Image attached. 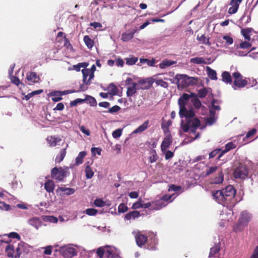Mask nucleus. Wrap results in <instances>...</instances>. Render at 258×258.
Wrapping results in <instances>:
<instances>
[{"mask_svg": "<svg viewBox=\"0 0 258 258\" xmlns=\"http://www.w3.org/2000/svg\"><path fill=\"white\" fill-rule=\"evenodd\" d=\"M107 248L106 249L105 257L107 258H118L119 255L115 252V251L109 248V246H106Z\"/></svg>", "mask_w": 258, "mask_h": 258, "instance_id": "nucleus-30", "label": "nucleus"}, {"mask_svg": "<svg viewBox=\"0 0 258 258\" xmlns=\"http://www.w3.org/2000/svg\"><path fill=\"white\" fill-rule=\"evenodd\" d=\"M201 125V121L197 118L187 119L186 122L181 125V128L183 132L187 133L190 131L191 133H196V130Z\"/></svg>", "mask_w": 258, "mask_h": 258, "instance_id": "nucleus-5", "label": "nucleus"}, {"mask_svg": "<svg viewBox=\"0 0 258 258\" xmlns=\"http://www.w3.org/2000/svg\"><path fill=\"white\" fill-rule=\"evenodd\" d=\"M197 40L199 41H201L202 43L208 45L210 46L211 45V43L209 41V38L205 37V35H202L200 37L198 36Z\"/></svg>", "mask_w": 258, "mask_h": 258, "instance_id": "nucleus-41", "label": "nucleus"}, {"mask_svg": "<svg viewBox=\"0 0 258 258\" xmlns=\"http://www.w3.org/2000/svg\"><path fill=\"white\" fill-rule=\"evenodd\" d=\"M135 237L137 244L139 247H142L147 242V235L143 234L141 232H134Z\"/></svg>", "mask_w": 258, "mask_h": 258, "instance_id": "nucleus-11", "label": "nucleus"}, {"mask_svg": "<svg viewBox=\"0 0 258 258\" xmlns=\"http://www.w3.org/2000/svg\"><path fill=\"white\" fill-rule=\"evenodd\" d=\"M108 89L109 90L108 94L111 95H116L118 91V88L113 83H110L109 85Z\"/></svg>", "mask_w": 258, "mask_h": 258, "instance_id": "nucleus-37", "label": "nucleus"}, {"mask_svg": "<svg viewBox=\"0 0 258 258\" xmlns=\"http://www.w3.org/2000/svg\"><path fill=\"white\" fill-rule=\"evenodd\" d=\"M27 79L28 81L33 83H37L40 80V78L35 72H31L29 75H27Z\"/></svg>", "mask_w": 258, "mask_h": 258, "instance_id": "nucleus-24", "label": "nucleus"}, {"mask_svg": "<svg viewBox=\"0 0 258 258\" xmlns=\"http://www.w3.org/2000/svg\"><path fill=\"white\" fill-rule=\"evenodd\" d=\"M158 159V156L155 150L151 152V156L149 157V162L151 163L155 162Z\"/></svg>", "mask_w": 258, "mask_h": 258, "instance_id": "nucleus-42", "label": "nucleus"}, {"mask_svg": "<svg viewBox=\"0 0 258 258\" xmlns=\"http://www.w3.org/2000/svg\"><path fill=\"white\" fill-rule=\"evenodd\" d=\"M61 139L59 137H56L55 136H49L47 138V141L50 147L56 146L57 143L61 141Z\"/></svg>", "mask_w": 258, "mask_h": 258, "instance_id": "nucleus-21", "label": "nucleus"}, {"mask_svg": "<svg viewBox=\"0 0 258 258\" xmlns=\"http://www.w3.org/2000/svg\"><path fill=\"white\" fill-rule=\"evenodd\" d=\"M83 74V84L80 86V91H84L88 89V86L91 84V81L94 78H90V71L89 69L86 68L82 70Z\"/></svg>", "mask_w": 258, "mask_h": 258, "instance_id": "nucleus-6", "label": "nucleus"}, {"mask_svg": "<svg viewBox=\"0 0 258 258\" xmlns=\"http://www.w3.org/2000/svg\"><path fill=\"white\" fill-rule=\"evenodd\" d=\"M66 94L64 92L62 91H53L50 93L52 97L51 99L53 102H58L62 99V95Z\"/></svg>", "mask_w": 258, "mask_h": 258, "instance_id": "nucleus-19", "label": "nucleus"}, {"mask_svg": "<svg viewBox=\"0 0 258 258\" xmlns=\"http://www.w3.org/2000/svg\"><path fill=\"white\" fill-rule=\"evenodd\" d=\"M24 246V243L23 242L20 243L16 248V254L15 255V258H19L22 253V250Z\"/></svg>", "mask_w": 258, "mask_h": 258, "instance_id": "nucleus-43", "label": "nucleus"}, {"mask_svg": "<svg viewBox=\"0 0 258 258\" xmlns=\"http://www.w3.org/2000/svg\"><path fill=\"white\" fill-rule=\"evenodd\" d=\"M191 102L196 109H199L201 107H205L204 106L202 105L201 101L198 98H194L192 99Z\"/></svg>", "mask_w": 258, "mask_h": 258, "instance_id": "nucleus-45", "label": "nucleus"}, {"mask_svg": "<svg viewBox=\"0 0 258 258\" xmlns=\"http://www.w3.org/2000/svg\"><path fill=\"white\" fill-rule=\"evenodd\" d=\"M137 28L134 29L132 30H128L124 32L121 35V40L123 42H127L131 40L134 36V34L137 32Z\"/></svg>", "mask_w": 258, "mask_h": 258, "instance_id": "nucleus-14", "label": "nucleus"}, {"mask_svg": "<svg viewBox=\"0 0 258 258\" xmlns=\"http://www.w3.org/2000/svg\"><path fill=\"white\" fill-rule=\"evenodd\" d=\"M6 252L7 253V255L9 257H14V246L13 245L9 244L8 245L5 249Z\"/></svg>", "mask_w": 258, "mask_h": 258, "instance_id": "nucleus-35", "label": "nucleus"}, {"mask_svg": "<svg viewBox=\"0 0 258 258\" xmlns=\"http://www.w3.org/2000/svg\"><path fill=\"white\" fill-rule=\"evenodd\" d=\"M190 62L191 63H195V64H206V62L205 61V59L203 57H196L191 58L190 59Z\"/></svg>", "mask_w": 258, "mask_h": 258, "instance_id": "nucleus-39", "label": "nucleus"}, {"mask_svg": "<svg viewBox=\"0 0 258 258\" xmlns=\"http://www.w3.org/2000/svg\"><path fill=\"white\" fill-rule=\"evenodd\" d=\"M97 212V210L93 208H89L86 210V214L89 216H94Z\"/></svg>", "mask_w": 258, "mask_h": 258, "instance_id": "nucleus-57", "label": "nucleus"}, {"mask_svg": "<svg viewBox=\"0 0 258 258\" xmlns=\"http://www.w3.org/2000/svg\"><path fill=\"white\" fill-rule=\"evenodd\" d=\"M138 60V57L135 56L125 58L126 63L130 66L135 64L137 62Z\"/></svg>", "mask_w": 258, "mask_h": 258, "instance_id": "nucleus-47", "label": "nucleus"}, {"mask_svg": "<svg viewBox=\"0 0 258 258\" xmlns=\"http://www.w3.org/2000/svg\"><path fill=\"white\" fill-rule=\"evenodd\" d=\"M86 176L87 178L90 179L94 175V172L89 166H87L85 170Z\"/></svg>", "mask_w": 258, "mask_h": 258, "instance_id": "nucleus-44", "label": "nucleus"}, {"mask_svg": "<svg viewBox=\"0 0 258 258\" xmlns=\"http://www.w3.org/2000/svg\"><path fill=\"white\" fill-rule=\"evenodd\" d=\"M149 123V120H146L144 122V123L140 125L138 128H137L133 133L134 134H139L145 131L146 129L148 128Z\"/></svg>", "mask_w": 258, "mask_h": 258, "instance_id": "nucleus-23", "label": "nucleus"}, {"mask_svg": "<svg viewBox=\"0 0 258 258\" xmlns=\"http://www.w3.org/2000/svg\"><path fill=\"white\" fill-rule=\"evenodd\" d=\"M234 79L232 87L236 90V87L241 88L244 87L247 84V81L246 79H242V76L240 73L237 72L233 74Z\"/></svg>", "mask_w": 258, "mask_h": 258, "instance_id": "nucleus-7", "label": "nucleus"}, {"mask_svg": "<svg viewBox=\"0 0 258 258\" xmlns=\"http://www.w3.org/2000/svg\"><path fill=\"white\" fill-rule=\"evenodd\" d=\"M248 168L245 164L238 163L234 166L233 176L236 179H244L248 176Z\"/></svg>", "mask_w": 258, "mask_h": 258, "instance_id": "nucleus-4", "label": "nucleus"}, {"mask_svg": "<svg viewBox=\"0 0 258 258\" xmlns=\"http://www.w3.org/2000/svg\"><path fill=\"white\" fill-rule=\"evenodd\" d=\"M128 210V207L124 203H121L118 207V213H125Z\"/></svg>", "mask_w": 258, "mask_h": 258, "instance_id": "nucleus-52", "label": "nucleus"}, {"mask_svg": "<svg viewBox=\"0 0 258 258\" xmlns=\"http://www.w3.org/2000/svg\"><path fill=\"white\" fill-rule=\"evenodd\" d=\"M222 80L226 84H231L232 82L230 74L227 71H224L222 74Z\"/></svg>", "mask_w": 258, "mask_h": 258, "instance_id": "nucleus-25", "label": "nucleus"}, {"mask_svg": "<svg viewBox=\"0 0 258 258\" xmlns=\"http://www.w3.org/2000/svg\"><path fill=\"white\" fill-rule=\"evenodd\" d=\"M86 100L88 101L89 103L91 106H96L97 104L95 98L93 97L88 96Z\"/></svg>", "mask_w": 258, "mask_h": 258, "instance_id": "nucleus-51", "label": "nucleus"}, {"mask_svg": "<svg viewBox=\"0 0 258 258\" xmlns=\"http://www.w3.org/2000/svg\"><path fill=\"white\" fill-rule=\"evenodd\" d=\"M89 66V63L87 62H80L77 64L73 65L72 68H69L68 70H75L77 72L80 71L81 68H83V69L87 68Z\"/></svg>", "mask_w": 258, "mask_h": 258, "instance_id": "nucleus-22", "label": "nucleus"}, {"mask_svg": "<svg viewBox=\"0 0 258 258\" xmlns=\"http://www.w3.org/2000/svg\"><path fill=\"white\" fill-rule=\"evenodd\" d=\"M221 151V149H216L209 153V159L213 158L217 156Z\"/></svg>", "mask_w": 258, "mask_h": 258, "instance_id": "nucleus-62", "label": "nucleus"}, {"mask_svg": "<svg viewBox=\"0 0 258 258\" xmlns=\"http://www.w3.org/2000/svg\"><path fill=\"white\" fill-rule=\"evenodd\" d=\"M66 149H67V147L65 148L62 149L60 150L59 154H58L56 156V157L55 159V162L56 163H59L63 160L64 158L65 157V156L66 155V153H67Z\"/></svg>", "mask_w": 258, "mask_h": 258, "instance_id": "nucleus-27", "label": "nucleus"}, {"mask_svg": "<svg viewBox=\"0 0 258 258\" xmlns=\"http://www.w3.org/2000/svg\"><path fill=\"white\" fill-rule=\"evenodd\" d=\"M179 114L181 118L184 117L187 120V119H192L195 115V113L192 108H190L189 110H187L186 108L185 111L181 112L180 110H179Z\"/></svg>", "mask_w": 258, "mask_h": 258, "instance_id": "nucleus-16", "label": "nucleus"}, {"mask_svg": "<svg viewBox=\"0 0 258 258\" xmlns=\"http://www.w3.org/2000/svg\"><path fill=\"white\" fill-rule=\"evenodd\" d=\"M86 99L77 98L75 100L71 101L70 103L71 106H76L79 103H82L85 102Z\"/></svg>", "mask_w": 258, "mask_h": 258, "instance_id": "nucleus-56", "label": "nucleus"}, {"mask_svg": "<svg viewBox=\"0 0 258 258\" xmlns=\"http://www.w3.org/2000/svg\"><path fill=\"white\" fill-rule=\"evenodd\" d=\"M188 94L183 93L178 99L179 110L181 112L186 110V104L188 100Z\"/></svg>", "mask_w": 258, "mask_h": 258, "instance_id": "nucleus-12", "label": "nucleus"}, {"mask_svg": "<svg viewBox=\"0 0 258 258\" xmlns=\"http://www.w3.org/2000/svg\"><path fill=\"white\" fill-rule=\"evenodd\" d=\"M208 93V90L206 88L200 89L198 91V96L201 98H203L206 97Z\"/></svg>", "mask_w": 258, "mask_h": 258, "instance_id": "nucleus-49", "label": "nucleus"}, {"mask_svg": "<svg viewBox=\"0 0 258 258\" xmlns=\"http://www.w3.org/2000/svg\"><path fill=\"white\" fill-rule=\"evenodd\" d=\"M163 153L165 154V158L166 160H169L174 156L173 153L169 150H166V151Z\"/></svg>", "mask_w": 258, "mask_h": 258, "instance_id": "nucleus-59", "label": "nucleus"}, {"mask_svg": "<svg viewBox=\"0 0 258 258\" xmlns=\"http://www.w3.org/2000/svg\"><path fill=\"white\" fill-rule=\"evenodd\" d=\"M132 87H128L126 91V95L128 97H131L135 94L138 89V86L136 83H133Z\"/></svg>", "mask_w": 258, "mask_h": 258, "instance_id": "nucleus-29", "label": "nucleus"}, {"mask_svg": "<svg viewBox=\"0 0 258 258\" xmlns=\"http://www.w3.org/2000/svg\"><path fill=\"white\" fill-rule=\"evenodd\" d=\"M42 223L41 219L37 217H33L28 221V223L36 229H38L42 226Z\"/></svg>", "mask_w": 258, "mask_h": 258, "instance_id": "nucleus-18", "label": "nucleus"}, {"mask_svg": "<svg viewBox=\"0 0 258 258\" xmlns=\"http://www.w3.org/2000/svg\"><path fill=\"white\" fill-rule=\"evenodd\" d=\"M156 84L158 86H160L161 87L164 88H167L168 87V84L167 82L163 81L162 79H158V80H155V81Z\"/></svg>", "mask_w": 258, "mask_h": 258, "instance_id": "nucleus-48", "label": "nucleus"}, {"mask_svg": "<svg viewBox=\"0 0 258 258\" xmlns=\"http://www.w3.org/2000/svg\"><path fill=\"white\" fill-rule=\"evenodd\" d=\"M139 208H143V201H139L133 204L132 209H137Z\"/></svg>", "mask_w": 258, "mask_h": 258, "instance_id": "nucleus-58", "label": "nucleus"}, {"mask_svg": "<svg viewBox=\"0 0 258 258\" xmlns=\"http://www.w3.org/2000/svg\"><path fill=\"white\" fill-rule=\"evenodd\" d=\"M76 190L74 188L59 187L56 190V192H60V196H70L74 194Z\"/></svg>", "mask_w": 258, "mask_h": 258, "instance_id": "nucleus-15", "label": "nucleus"}, {"mask_svg": "<svg viewBox=\"0 0 258 258\" xmlns=\"http://www.w3.org/2000/svg\"><path fill=\"white\" fill-rule=\"evenodd\" d=\"M218 169V167L217 166H211L209 168L207 169L205 172V176H208L210 174L214 173Z\"/></svg>", "mask_w": 258, "mask_h": 258, "instance_id": "nucleus-46", "label": "nucleus"}, {"mask_svg": "<svg viewBox=\"0 0 258 258\" xmlns=\"http://www.w3.org/2000/svg\"><path fill=\"white\" fill-rule=\"evenodd\" d=\"M219 250L220 246L218 244L211 248L209 258H219Z\"/></svg>", "mask_w": 258, "mask_h": 258, "instance_id": "nucleus-20", "label": "nucleus"}, {"mask_svg": "<svg viewBox=\"0 0 258 258\" xmlns=\"http://www.w3.org/2000/svg\"><path fill=\"white\" fill-rule=\"evenodd\" d=\"M152 204L154 205V206L152 208V209L156 210H160L165 206V204L161 199L152 202Z\"/></svg>", "mask_w": 258, "mask_h": 258, "instance_id": "nucleus-33", "label": "nucleus"}, {"mask_svg": "<svg viewBox=\"0 0 258 258\" xmlns=\"http://www.w3.org/2000/svg\"><path fill=\"white\" fill-rule=\"evenodd\" d=\"M236 147V145L232 142H228L225 146V149H226V151H227V152H229L230 150L232 149H235Z\"/></svg>", "mask_w": 258, "mask_h": 258, "instance_id": "nucleus-53", "label": "nucleus"}, {"mask_svg": "<svg viewBox=\"0 0 258 258\" xmlns=\"http://www.w3.org/2000/svg\"><path fill=\"white\" fill-rule=\"evenodd\" d=\"M140 60L141 63H147L150 67H154L155 63V59L154 58H152L151 60L148 58H140Z\"/></svg>", "mask_w": 258, "mask_h": 258, "instance_id": "nucleus-40", "label": "nucleus"}, {"mask_svg": "<svg viewBox=\"0 0 258 258\" xmlns=\"http://www.w3.org/2000/svg\"><path fill=\"white\" fill-rule=\"evenodd\" d=\"M251 46V44L249 42V41H245L244 42H242L239 44V47L242 49H246L250 47Z\"/></svg>", "mask_w": 258, "mask_h": 258, "instance_id": "nucleus-55", "label": "nucleus"}, {"mask_svg": "<svg viewBox=\"0 0 258 258\" xmlns=\"http://www.w3.org/2000/svg\"><path fill=\"white\" fill-rule=\"evenodd\" d=\"M106 249L103 247H100L97 249L96 253L100 258H103L105 255Z\"/></svg>", "mask_w": 258, "mask_h": 258, "instance_id": "nucleus-50", "label": "nucleus"}, {"mask_svg": "<svg viewBox=\"0 0 258 258\" xmlns=\"http://www.w3.org/2000/svg\"><path fill=\"white\" fill-rule=\"evenodd\" d=\"M252 219V215L247 211H242L239 215L238 222L234 227L235 232L242 231L248 225Z\"/></svg>", "mask_w": 258, "mask_h": 258, "instance_id": "nucleus-2", "label": "nucleus"}, {"mask_svg": "<svg viewBox=\"0 0 258 258\" xmlns=\"http://www.w3.org/2000/svg\"><path fill=\"white\" fill-rule=\"evenodd\" d=\"M252 28H243L241 30V34L243 35L246 40H250V33L252 32Z\"/></svg>", "mask_w": 258, "mask_h": 258, "instance_id": "nucleus-26", "label": "nucleus"}, {"mask_svg": "<svg viewBox=\"0 0 258 258\" xmlns=\"http://www.w3.org/2000/svg\"><path fill=\"white\" fill-rule=\"evenodd\" d=\"M94 205L97 207H103L105 206V202L101 199H96Z\"/></svg>", "mask_w": 258, "mask_h": 258, "instance_id": "nucleus-54", "label": "nucleus"}, {"mask_svg": "<svg viewBox=\"0 0 258 258\" xmlns=\"http://www.w3.org/2000/svg\"><path fill=\"white\" fill-rule=\"evenodd\" d=\"M223 180L224 174L222 170L221 169L218 170L217 175L212 179L211 183L215 184H221L223 182Z\"/></svg>", "mask_w": 258, "mask_h": 258, "instance_id": "nucleus-17", "label": "nucleus"}, {"mask_svg": "<svg viewBox=\"0 0 258 258\" xmlns=\"http://www.w3.org/2000/svg\"><path fill=\"white\" fill-rule=\"evenodd\" d=\"M140 216V213L137 211H133L125 215V219L130 220L132 219H135Z\"/></svg>", "mask_w": 258, "mask_h": 258, "instance_id": "nucleus-28", "label": "nucleus"}, {"mask_svg": "<svg viewBox=\"0 0 258 258\" xmlns=\"http://www.w3.org/2000/svg\"><path fill=\"white\" fill-rule=\"evenodd\" d=\"M70 175L69 167H61L53 168L51 170V177L58 181H61L64 178Z\"/></svg>", "mask_w": 258, "mask_h": 258, "instance_id": "nucleus-3", "label": "nucleus"}, {"mask_svg": "<svg viewBox=\"0 0 258 258\" xmlns=\"http://www.w3.org/2000/svg\"><path fill=\"white\" fill-rule=\"evenodd\" d=\"M236 191L231 185L226 186L221 190L212 191L213 199L218 204L223 206L233 207L236 203L234 199Z\"/></svg>", "mask_w": 258, "mask_h": 258, "instance_id": "nucleus-1", "label": "nucleus"}, {"mask_svg": "<svg viewBox=\"0 0 258 258\" xmlns=\"http://www.w3.org/2000/svg\"><path fill=\"white\" fill-rule=\"evenodd\" d=\"M55 185L54 182L51 180H49L44 184L45 190L48 192H52L54 189Z\"/></svg>", "mask_w": 258, "mask_h": 258, "instance_id": "nucleus-31", "label": "nucleus"}, {"mask_svg": "<svg viewBox=\"0 0 258 258\" xmlns=\"http://www.w3.org/2000/svg\"><path fill=\"white\" fill-rule=\"evenodd\" d=\"M172 143V139L171 135H167L163 139L161 145V149L162 152H165L166 149L170 146Z\"/></svg>", "mask_w": 258, "mask_h": 258, "instance_id": "nucleus-13", "label": "nucleus"}, {"mask_svg": "<svg viewBox=\"0 0 258 258\" xmlns=\"http://www.w3.org/2000/svg\"><path fill=\"white\" fill-rule=\"evenodd\" d=\"M60 253L64 257H72L77 255L75 248L70 246H63L59 249Z\"/></svg>", "mask_w": 258, "mask_h": 258, "instance_id": "nucleus-10", "label": "nucleus"}, {"mask_svg": "<svg viewBox=\"0 0 258 258\" xmlns=\"http://www.w3.org/2000/svg\"><path fill=\"white\" fill-rule=\"evenodd\" d=\"M217 103V100L216 99H213L211 102V105L212 107V109L215 110H220L221 109V107L220 106L215 105V104Z\"/></svg>", "mask_w": 258, "mask_h": 258, "instance_id": "nucleus-63", "label": "nucleus"}, {"mask_svg": "<svg viewBox=\"0 0 258 258\" xmlns=\"http://www.w3.org/2000/svg\"><path fill=\"white\" fill-rule=\"evenodd\" d=\"M0 209L5 211H9L10 210V206L6 204L4 202L0 201Z\"/></svg>", "mask_w": 258, "mask_h": 258, "instance_id": "nucleus-60", "label": "nucleus"}, {"mask_svg": "<svg viewBox=\"0 0 258 258\" xmlns=\"http://www.w3.org/2000/svg\"><path fill=\"white\" fill-rule=\"evenodd\" d=\"M176 63L174 61H172L167 59H164L160 63L159 66L161 69H164L165 67H170Z\"/></svg>", "mask_w": 258, "mask_h": 258, "instance_id": "nucleus-38", "label": "nucleus"}, {"mask_svg": "<svg viewBox=\"0 0 258 258\" xmlns=\"http://www.w3.org/2000/svg\"><path fill=\"white\" fill-rule=\"evenodd\" d=\"M86 155V152L85 151L80 152L76 158V164L79 165L82 164L83 162V159Z\"/></svg>", "mask_w": 258, "mask_h": 258, "instance_id": "nucleus-36", "label": "nucleus"}, {"mask_svg": "<svg viewBox=\"0 0 258 258\" xmlns=\"http://www.w3.org/2000/svg\"><path fill=\"white\" fill-rule=\"evenodd\" d=\"M122 130L121 129H117L113 132L112 136L114 138H118L121 135Z\"/></svg>", "mask_w": 258, "mask_h": 258, "instance_id": "nucleus-64", "label": "nucleus"}, {"mask_svg": "<svg viewBox=\"0 0 258 258\" xmlns=\"http://www.w3.org/2000/svg\"><path fill=\"white\" fill-rule=\"evenodd\" d=\"M155 79L152 77H148L146 79H140L136 83L138 86V89L148 90L152 86Z\"/></svg>", "mask_w": 258, "mask_h": 258, "instance_id": "nucleus-8", "label": "nucleus"}, {"mask_svg": "<svg viewBox=\"0 0 258 258\" xmlns=\"http://www.w3.org/2000/svg\"><path fill=\"white\" fill-rule=\"evenodd\" d=\"M120 110V107L118 105H114L108 110V112L110 113H114Z\"/></svg>", "mask_w": 258, "mask_h": 258, "instance_id": "nucleus-61", "label": "nucleus"}, {"mask_svg": "<svg viewBox=\"0 0 258 258\" xmlns=\"http://www.w3.org/2000/svg\"><path fill=\"white\" fill-rule=\"evenodd\" d=\"M206 70L208 77L212 80H217V73L216 71L212 69L209 67H207Z\"/></svg>", "mask_w": 258, "mask_h": 258, "instance_id": "nucleus-32", "label": "nucleus"}, {"mask_svg": "<svg viewBox=\"0 0 258 258\" xmlns=\"http://www.w3.org/2000/svg\"><path fill=\"white\" fill-rule=\"evenodd\" d=\"M178 89H182L189 86L188 76L186 75L177 74L175 77Z\"/></svg>", "mask_w": 258, "mask_h": 258, "instance_id": "nucleus-9", "label": "nucleus"}, {"mask_svg": "<svg viewBox=\"0 0 258 258\" xmlns=\"http://www.w3.org/2000/svg\"><path fill=\"white\" fill-rule=\"evenodd\" d=\"M84 41L89 49H91L94 46V41L91 39L88 35H86L84 37Z\"/></svg>", "mask_w": 258, "mask_h": 258, "instance_id": "nucleus-34", "label": "nucleus"}]
</instances>
